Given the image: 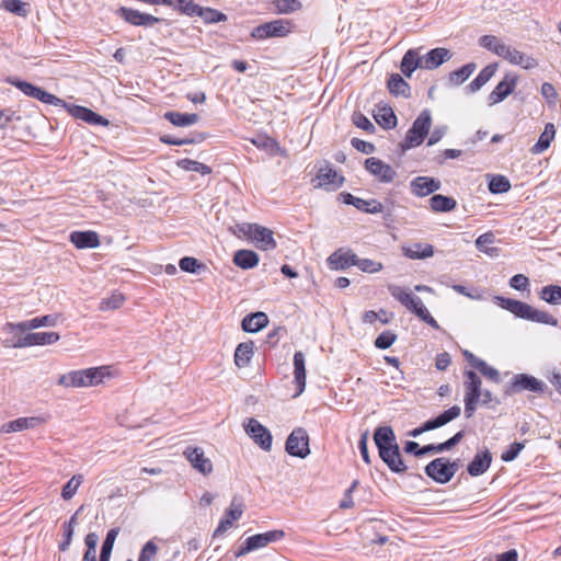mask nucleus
<instances>
[{"mask_svg":"<svg viewBox=\"0 0 561 561\" xmlns=\"http://www.w3.org/2000/svg\"><path fill=\"white\" fill-rule=\"evenodd\" d=\"M502 58L506 59L513 65L520 66L524 69H533L538 66V62L534 57L526 55L508 45H506Z\"/></svg>","mask_w":561,"mask_h":561,"instance_id":"nucleus-21","label":"nucleus"},{"mask_svg":"<svg viewBox=\"0 0 561 561\" xmlns=\"http://www.w3.org/2000/svg\"><path fill=\"white\" fill-rule=\"evenodd\" d=\"M344 176L340 175L333 170L330 164H327L319 169L316 179L312 182H317L314 187H323L327 191H335L340 188L344 183Z\"/></svg>","mask_w":561,"mask_h":561,"instance_id":"nucleus-9","label":"nucleus"},{"mask_svg":"<svg viewBox=\"0 0 561 561\" xmlns=\"http://www.w3.org/2000/svg\"><path fill=\"white\" fill-rule=\"evenodd\" d=\"M57 323V316L47 314L43 317H36L34 319L23 321L20 323H7V328L14 331L20 330L21 332H26L33 329H37L41 327H54Z\"/></svg>","mask_w":561,"mask_h":561,"instance_id":"nucleus-20","label":"nucleus"},{"mask_svg":"<svg viewBox=\"0 0 561 561\" xmlns=\"http://www.w3.org/2000/svg\"><path fill=\"white\" fill-rule=\"evenodd\" d=\"M125 301L122 294L114 293L111 297L104 298L100 304V309L103 311L118 309Z\"/></svg>","mask_w":561,"mask_h":561,"instance_id":"nucleus-61","label":"nucleus"},{"mask_svg":"<svg viewBox=\"0 0 561 561\" xmlns=\"http://www.w3.org/2000/svg\"><path fill=\"white\" fill-rule=\"evenodd\" d=\"M447 469V458L440 457L425 466V473L437 483L445 484L451 480L450 472Z\"/></svg>","mask_w":561,"mask_h":561,"instance_id":"nucleus-17","label":"nucleus"},{"mask_svg":"<svg viewBox=\"0 0 561 561\" xmlns=\"http://www.w3.org/2000/svg\"><path fill=\"white\" fill-rule=\"evenodd\" d=\"M461 409L459 405H454L450 409L444 411L438 416L434 417L436 425L438 427L446 425L453 420L457 419L460 415Z\"/></svg>","mask_w":561,"mask_h":561,"instance_id":"nucleus-57","label":"nucleus"},{"mask_svg":"<svg viewBox=\"0 0 561 561\" xmlns=\"http://www.w3.org/2000/svg\"><path fill=\"white\" fill-rule=\"evenodd\" d=\"M390 294L393 298L400 301L405 308L413 302L414 295H412L408 289L402 288L400 286H390Z\"/></svg>","mask_w":561,"mask_h":561,"instance_id":"nucleus-55","label":"nucleus"},{"mask_svg":"<svg viewBox=\"0 0 561 561\" xmlns=\"http://www.w3.org/2000/svg\"><path fill=\"white\" fill-rule=\"evenodd\" d=\"M60 339L57 332H37L27 333L24 336H19L16 341L8 343L9 346L14 348H23L33 345H49L56 343Z\"/></svg>","mask_w":561,"mask_h":561,"instance_id":"nucleus-6","label":"nucleus"},{"mask_svg":"<svg viewBox=\"0 0 561 561\" xmlns=\"http://www.w3.org/2000/svg\"><path fill=\"white\" fill-rule=\"evenodd\" d=\"M83 482V476L82 474H75L72 478L62 486L61 490V497L66 501L71 500L75 494L77 493V490Z\"/></svg>","mask_w":561,"mask_h":561,"instance_id":"nucleus-50","label":"nucleus"},{"mask_svg":"<svg viewBox=\"0 0 561 561\" xmlns=\"http://www.w3.org/2000/svg\"><path fill=\"white\" fill-rule=\"evenodd\" d=\"M42 422H44V420L41 417H19L11 422L4 423L0 431L1 433L21 432L23 430L33 428Z\"/></svg>","mask_w":561,"mask_h":561,"instance_id":"nucleus-27","label":"nucleus"},{"mask_svg":"<svg viewBox=\"0 0 561 561\" xmlns=\"http://www.w3.org/2000/svg\"><path fill=\"white\" fill-rule=\"evenodd\" d=\"M477 66L474 62H469L460 67L459 69L451 71L449 73V81L455 84L459 85L462 82H465L476 70Z\"/></svg>","mask_w":561,"mask_h":561,"instance_id":"nucleus-43","label":"nucleus"},{"mask_svg":"<svg viewBox=\"0 0 561 561\" xmlns=\"http://www.w3.org/2000/svg\"><path fill=\"white\" fill-rule=\"evenodd\" d=\"M527 320L537 322V323L549 324L552 327L558 325V320L553 316H551L547 311L538 310V309L534 308L533 306H530V311H529V316L527 317Z\"/></svg>","mask_w":561,"mask_h":561,"instance_id":"nucleus-48","label":"nucleus"},{"mask_svg":"<svg viewBox=\"0 0 561 561\" xmlns=\"http://www.w3.org/2000/svg\"><path fill=\"white\" fill-rule=\"evenodd\" d=\"M245 432L263 450H271L273 442L271 432L257 420L249 419Z\"/></svg>","mask_w":561,"mask_h":561,"instance_id":"nucleus-10","label":"nucleus"},{"mask_svg":"<svg viewBox=\"0 0 561 561\" xmlns=\"http://www.w3.org/2000/svg\"><path fill=\"white\" fill-rule=\"evenodd\" d=\"M511 188L508 179L504 175H495L489 182V191L493 194L506 193Z\"/></svg>","mask_w":561,"mask_h":561,"instance_id":"nucleus-53","label":"nucleus"},{"mask_svg":"<svg viewBox=\"0 0 561 561\" xmlns=\"http://www.w3.org/2000/svg\"><path fill=\"white\" fill-rule=\"evenodd\" d=\"M9 82L16 87L19 90H21L25 95L34 98L43 103L55 105V106H67V103L57 98L54 94H50L43 90L39 87H36L30 82L18 80V79H10Z\"/></svg>","mask_w":561,"mask_h":561,"instance_id":"nucleus-3","label":"nucleus"},{"mask_svg":"<svg viewBox=\"0 0 561 561\" xmlns=\"http://www.w3.org/2000/svg\"><path fill=\"white\" fill-rule=\"evenodd\" d=\"M267 323V316L262 311H257L245 316L242 319L241 327L245 332L255 333L265 328Z\"/></svg>","mask_w":561,"mask_h":561,"instance_id":"nucleus-26","label":"nucleus"},{"mask_svg":"<svg viewBox=\"0 0 561 561\" xmlns=\"http://www.w3.org/2000/svg\"><path fill=\"white\" fill-rule=\"evenodd\" d=\"M164 118L174 126L184 127L196 124L199 121V115L195 113L169 111L164 114Z\"/></svg>","mask_w":561,"mask_h":561,"instance_id":"nucleus-32","label":"nucleus"},{"mask_svg":"<svg viewBox=\"0 0 561 561\" xmlns=\"http://www.w3.org/2000/svg\"><path fill=\"white\" fill-rule=\"evenodd\" d=\"M440 186V181L431 176H416L410 183L411 192L419 197L428 196L438 191Z\"/></svg>","mask_w":561,"mask_h":561,"instance_id":"nucleus-14","label":"nucleus"},{"mask_svg":"<svg viewBox=\"0 0 561 561\" xmlns=\"http://www.w3.org/2000/svg\"><path fill=\"white\" fill-rule=\"evenodd\" d=\"M0 7L19 16H25L27 14L25 3L21 0H2Z\"/></svg>","mask_w":561,"mask_h":561,"instance_id":"nucleus-60","label":"nucleus"},{"mask_svg":"<svg viewBox=\"0 0 561 561\" xmlns=\"http://www.w3.org/2000/svg\"><path fill=\"white\" fill-rule=\"evenodd\" d=\"M205 139V137L202 134L197 135V138H175L171 135H162L160 136V141L167 145H173V146H182V145H188V144H196L201 142Z\"/></svg>","mask_w":561,"mask_h":561,"instance_id":"nucleus-58","label":"nucleus"},{"mask_svg":"<svg viewBox=\"0 0 561 561\" xmlns=\"http://www.w3.org/2000/svg\"><path fill=\"white\" fill-rule=\"evenodd\" d=\"M294 382L297 387V392L294 396L296 398L304 392L306 387L305 354L301 351L294 355Z\"/></svg>","mask_w":561,"mask_h":561,"instance_id":"nucleus-23","label":"nucleus"},{"mask_svg":"<svg viewBox=\"0 0 561 561\" xmlns=\"http://www.w3.org/2000/svg\"><path fill=\"white\" fill-rule=\"evenodd\" d=\"M556 135V128L552 123H548L545 126L538 141L531 147L530 151L535 154L541 153L550 147L551 141Z\"/></svg>","mask_w":561,"mask_h":561,"instance_id":"nucleus-34","label":"nucleus"},{"mask_svg":"<svg viewBox=\"0 0 561 561\" xmlns=\"http://www.w3.org/2000/svg\"><path fill=\"white\" fill-rule=\"evenodd\" d=\"M84 386H95L102 382L103 378L106 374L105 367H93L88 369H82Z\"/></svg>","mask_w":561,"mask_h":561,"instance_id":"nucleus-45","label":"nucleus"},{"mask_svg":"<svg viewBox=\"0 0 561 561\" xmlns=\"http://www.w3.org/2000/svg\"><path fill=\"white\" fill-rule=\"evenodd\" d=\"M233 263L243 268H253L259 263V255L252 250H239L234 253Z\"/></svg>","mask_w":561,"mask_h":561,"instance_id":"nucleus-37","label":"nucleus"},{"mask_svg":"<svg viewBox=\"0 0 561 561\" xmlns=\"http://www.w3.org/2000/svg\"><path fill=\"white\" fill-rule=\"evenodd\" d=\"M494 242V236L491 232L483 233L476 240V245L479 251L485 252L488 254H492V252L496 251L495 248H489L490 244Z\"/></svg>","mask_w":561,"mask_h":561,"instance_id":"nucleus-64","label":"nucleus"},{"mask_svg":"<svg viewBox=\"0 0 561 561\" xmlns=\"http://www.w3.org/2000/svg\"><path fill=\"white\" fill-rule=\"evenodd\" d=\"M276 11L282 14L293 13L301 8V3L298 0H274Z\"/></svg>","mask_w":561,"mask_h":561,"instance_id":"nucleus-59","label":"nucleus"},{"mask_svg":"<svg viewBox=\"0 0 561 561\" xmlns=\"http://www.w3.org/2000/svg\"><path fill=\"white\" fill-rule=\"evenodd\" d=\"M253 144L261 149L266 150L271 154H279L282 153V148L279 144L271 138V137H260L256 140H253Z\"/></svg>","mask_w":561,"mask_h":561,"instance_id":"nucleus-54","label":"nucleus"},{"mask_svg":"<svg viewBox=\"0 0 561 561\" xmlns=\"http://www.w3.org/2000/svg\"><path fill=\"white\" fill-rule=\"evenodd\" d=\"M178 165L185 171H193L203 175L209 174L211 172V169L208 165L187 158L180 160Z\"/></svg>","mask_w":561,"mask_h":561,"instance_id":"nucleus-51","label":"nucleus"},{"mask_svg":"<svg viewBox=\"0 0 561 561\" xmlns=\"http://www.w3.org/2000/svg\"><path fill=\"white\" fill-rule=\"evenodd\" d=\"M451 58V54L447 48L437 47L430 50L425 55V69L432 70L438 68L445 61Z\"/></svg>","mask_w":561,"mask_h":561,"instance_id":"nucleus-29","label":"nucleus"},{"mask_svg":"<svg viewBox=\"0 0 561 561\" xmlns=\"http://www.w3.org/2000/svg\"><path fill=\"white\" fill-rule=\"evenodd\" d=\"M430 207L435 213H448L457 207L455 198L436 194L430 198Z\"/></svg>","mask_w":561,"mask_h":561,"instance_id":"nucleus-33","label":"nucleus"},{"mask_svg":"<svg viewBox=\"0 0 561 561\" xmlns=\"http://www.w3.org/2000/svg\"><path fill=\"white\" fill-rule=\"evenodd\" d=\"M183 455L191 466L203 476H208L213 472L211 460L205 456L203 448L187 446L184 449Z\"/></svg>","mask_w":561,"mask_h":561,"instance_id":"nucleus-8","label":"nucleus"},{"mask_svg":"<svg viewBox=\"0 0 561 561\" xmlns=\"http://www.w3.org/2000/svg\"><path fill=\"white\" fill-rule=\"evenodd\" d=\"M58 385L64 387H85L82 370H73L68 374L61 375L58 379Z\"/></svg>","mask_w":561,"mask_h":561,"instance_id":"nucleus-47","label":"nucleus"},{"mask_svg":"<svg viewBox=\"0 0 561 561\" xmlns=\"http://www.w3.org/2000/svg\"><path fill=\"white\" fill-rule=\"evenodd\" d=\"M254 343L252 341L240 343L234 352V363L239 368L247 367L253 356Z\"/></svg>","mask_w":561,"mask_h":561,"instance_id":"nucleus-35","label":"nucleus"},{"mask_svg":"<svg viewBox=\"0 0 561 561\" xmlns=\"http://www.w3.org/2000/svg\"><path fill=\"white\" fill-rule=\"evenodd\" d=\"M479 44L494 53L495 55L502 57L503 53H504V49L506 47V44L502 43L496 36H493V35H483L480 37L479 39Z\"/></svg>","mask_w":561,"mask_h":561,"instance_id":"nucleus-41","label":"nucleus"},{"mask_svg":"<svg viewBox=\"0 0 561 561\" xmlns=\"http://www.w3.org/2000/svg\"><path fill=\"white\" fill-rule=\"evenodd\" d=\"M365 168L382 183L392 182L397 175L396 171L389 164L375 157L365 160Z\"/></svg>","mask_w":561,"mask_h":561,"instance_id":"nucleus-12","label":"nucleus"},{"mask_svg":"<svg viewBox=\"0 0 561 561\" xmlns=\"http://www.w3.org/2000/svg\"><path fill=\"white\" fill-rule=\"evenodd\" d=\"M290 32V23L286 20H274L260 24L251 32V36L256 39H265L268 37H284Z\"/></svg>","mask_w":561,"mask_h":561,"instance_id":"nucleus-5","label":"nucleus"},{"mask_svg":"<svg viewBox=\"0 0 561 561\" xmlns=\"http://www.w3.org/2000/svg\"><path fill=\"white\" fill-rule=\"evenodd\" d=\"M340 196L342 197L343 203L347 205H353L358 210L368 213V214H378L381 213L383 209V206L380 202L377 199H363L359 197L353 196L351 193H341Z\"/></svg>","mask_w":561,"mask_h":561,"instance_id":"nucleus-18","label":"nucleus"},{"mask_svg":"<svg viewBox=\"0 0 561 561\" xmlns=\"http://www.w3.org/2000/svg\"><path fill=\"white\" fill-rule=\"evenodd\" d=\"M403 254L411 260H422L433 256L434 248L428 243H414L402 248Z\"/></svg>","mask_w":561,"mask_h":561,"instance_id":"nucleus-31","label":"nucleus"},{"mask_svg":"<svg viewBox=\"0 0 561 561\" xmlns=\"http://www.w3.org/2000/svg\"><path fill=\"white\" fill-rule=\"evenodd\" d=\"M356 263V254L351 250L343 251L342 249L333 252L329 259L328 264L332 270H345L350 266L355 265Z\"/></svg>","mask_w":561,"mask_h":561,"instance_id":"nucleus-24","label":"nucleus"},{"mask_svg":"<svg viewBox=\"0 0 561 561\" xmlns=\"http://www.w3.org/2000/svg\"><path fill=\"white\" fill-rule=\"evenodd\" d=\"M355 266L365 273H377L382 270V264L380 262H376L370 259H359L357 255Z\"/></svg>","mask_w":561,"mask_h":561,"instance_id":"nucleus-62","label":"nucleus"},{"mask_svg":"<svg viewBox=\"0 0 561 561\" xmlns=\"http://www.w3.org/2000/svg\"><path fill=\"white\" fill-rule=\"evenodd\" d=\"M119 533V528H112L107 531L106 537L101 547L100 559L102 561H110L113 551L114 542Z\"/></svg>","mask_w":561,"mask_h":561,"instance_id":"nucleus-42","label":"nucleus"},{"mask_svg":"<svg viewBox=\"0 0 561 561\" xmlns=\"http://www.w3.org/2000/svg\"><path fill=\"white\" fill-rule=\"evenodd\" d=\"M70 242L78 249H94L100 245V238L95 231H72Z\"/></svg>","mask_w":561,"mask_h":561,"instance_id":"nucleus-22","label":"nucleus"},{"mask_svg":"<svg viewBox=\"0 0 561 561\" xmlns=\"http://www.w3.org/2000/svg\"><path fill=\"white\" fill-rule=\"evenodd\" d=\"M237 227L242 234L255 242L259 249L268 251L276 248V241L271 229L249 222L240 224Z\"/></svg>","mask_w":561,"mask_h":561,"instance_id":"nucleus-2","label":"nucleus"},{"mask_svg":"<svg viewBox=\"0 0 561 561\" xmlns=\"http://www.w3.org/2000/svg\"><path fill=\"white\" fill-rule=\"evenodd\" d=\"M401 72L410 78L415 69H417L416 49L405 51L400 64Z\"/></svg>","mask_w":561,"mask_h":561,"instance_id":"nucleus-44","label":"nucleus"},{"mask_svg":"<svg viewBox=\"0 0 561 561\" xmlns=\"http://www.w3.org/2000/svg\"><path fill=\"white\" fill-rule=\"evenodd\" d=\"M378 453L381 460L391 471L401 473L407 470V466L401 457L399 446L378 449Z\"/></svg>","mask_w":561,"mask_h":561,"instance_id":"nucleus-16","label":"nucleus"},{"mask_svg":"<svg viewBox=\"0 0 561 561\" xmlns=\"http://www.w3.org/2000/svg\"><path fill=\"white\" fill-rule=\"evenodd\" d=\"M540 299L550 305H561V286L548 285L541 288L539 293Z\"/></svg>","mask_w":561,"mask_h":561,"instance_id":"nucleus-46","label":"nucleus"},{"mask_svg":"<svg viewBox=\"0 0 561 561\" xmlns=\"http://www.w3.org/2000/svg\"><path fill=\"white\" fill-rule=\"evenodd\" d=\"M396 340L397 334L391 331H385L376 337L374 345L379 350H387L396 342Z\"/></svg>","mask_w":561,"mask_h":561,"instance_id":"nucleus-63","label":"nucleus"},{"mask_svg":"<svg viewBox=\"0 0 561 561\" xmlns=\"http://www.w3.org/2000/svg\"><path fill=\"white\" fill-rule=\"evenodd\" d=\"M491 462L492 455L488 449L478 453L467 467L468 473L471 477L481 476L490 468Z\"/></svg>","mask_w":561,"mask_h":561,"instance_id":"nucleus-25","label":"nucleus"},{"mask_svg":"<svg viewBox=\"0 0 561 561\" xmlns=\"http://www.w3.org/2000/svg\"><path fill=\"white\" fill-rule=\"evenodd\" d=\"M388 90L391 94L396 96H410V85L409 83L398 73H392L387 83Z\"/></svg>","mask_w":561,"mask_h":561,"instance_id":"nucleus-36","label":"nucleus"},{"mask_svg":"<svg viewBox=\"0 0 561 561\" xmlns=\"http://www.w3.org/2000/svg\"><path fill=\"white\" fill-rule=\"evenodd\" d=\"M285 449L290 456L305 459L310 454L307 431L302 427L295 428L286 439Z\"/></svg>","mask_w":561,"mask_h":561,"instance_id":"nucleus-4","label":"nucleus"},{"mask_svg":"<svg viewBox=\"0 0 561 561\" xmlns=\"http://www.w3.org/2000/svg\"><path fill=\"white\" fill-rule=\"evenodd\" d=\"M547 386L541 380L534 376L526 374H517L513 377L512 390L518 392L522 390H529L533 392L542 393Z\"/></svg>","mask_w":561,"mask_h":561,"instance_id":"nucleus-15","label":"nucleus"},{"mask_svg":"<svg viewBox=\"0 0 561 561\" xmlns=\"http://www.w3.org/2000/svg\"><path fill=\"white\" fill-rule=\"evenodd\" d=\"M197 16L202 18L205 23H218L227 21V15L216 9L203 8L199 5Z\"/></svg>","mask_w":561,"mask_h":561,"instance_id":"nucleus-49","label":"nucleus"},{"mask_svg":"<svg viewBox=\"0 0 561 561\" xmlns=\"http://www.w3.org/2000/svg\"><path fill=\"white\" fill-rule=\"evenodd\" d=\"M285 536V533L279 529L271 530L264 534H256L249 537V540L254 550L266 547L272 542L280 540Z\"/></svg>","mask_w":561,"mask_h":561,"instance_id":"nucleus-30","label":"nucleus"},{"mask_svg":"<svg viewBox=\"0 0 561 561\" xmlns=\"http://www.w3.org/2000/svg\"><path fill=\"white\" fill-rule=\"evenodd\" d=\"M116 14L123 19L125 22L135 25V26H153L159 23L161 20L154 15L142 13L138 10L121 7L117 9Z\"/></svg>","mask_w":561,"mask_h":561,"instance_id":"nucleus-7","label":"nucleus"},{"mask_svg":"<svg viewBox=\"0 0 561 561\" xmlns=\"http://www.w3.org/2000/svg\"><path fill=\"white\" fill-rule=\"evenodd\" d=\"M432 125V116L428 110H424L413 122L412 127L408 130L407 136L401 144L402 150L420 146L427 136Z\"/></svg>","mask_w":561,"mask_h":561,"instance_id":"nucleus-1","label":"nucleus"},{"mask_svg":"<svg viewBox=\"0 0 561 561\" xmlns=\"http://www.w3.org/2000/svg\"><path fill=\"white\" fill-rule=\"evenodd\" d=\"M180 268L187 273L196 274L199 270H205L206 266L201 263L197 259L192 256H184L179 262Z\"/></svg>","mask_w":561,"mask_h":561,"instance_id":"nucleus-56","label":"nucleus"},{"mask_svg":"<svg viewBox=\"0 0 561 561\" xmlns=\"http://www.w3.org/2000/svg\"><path fill=\"white\" fill-rule=\"evenodd\" d=\"M374 442L378 449L399 446L391 426H379L375 430Z\"/></svg>","mask_w":561,"mask_h":561,"instance_id":"nucleus-28","label":"nucleus"},{"mask_svg":"<svg viewBox=\"0 0 561 561\" xmlns=\"http://www.w3.org/2000/svg\"><path fill=\"white\" fill-rule=\"evenodd\" d=\"M376 122L386 129L394 128L397 125V116L391 107L380 106L375 115Z\"/></svg>","mask_w":561,"mask_h":561,"instance_id":"nucleus-40","label":"nucleus"},{"mask_svg":"<svg viewBox=\"0 0 561 561\" xmlns=\"http://www.w3.org/2000/svg\"><path fill=\"white\" fill-rule=\"evenodd\" d=\"M518 77L513 73H506L503 80H501L494 90L489 94L490 105L497 104L506 99L516 88Z\"/></svg>","mask_w":561,"mask_h":561,"instance_id":"nucleus-11","label":"nucleus"},{"mask_svg":"<svg viewBox=\"0 0 561 561\" xmlns=\"http://www.w3.org/2000/svg\"><path fill=\"white\" fill-rule=\"evenodd\" d=\"M174 10L179 11L182 14L187 16L197 15L199 5L196 4L193 0H173V5H171Z\"/></svg>","mask_w":561,"mask_h":561,"instance_id":"nucleus-52","label":"nucleus"},{"mask_svg":"<svg viewBox=\"0 0 561 561\" xmlns=\"http://www.w3.org/2000/svg\"><path fill=\"white\" fill-rule=\"evenodd\" d=\"M66 107H67L68 112L75 118L81 119L88 124L100 125V126L108 125V121L105 117L99 115L98 113L93 112L92 110H90L88 107L80 106V105H68V104Z\"/></svg>","mask_w":561,"mask_h":561,"instance_id":"nucleus-19","label":"nucleus"},{"mask_svg":"<svg viewBox=\"0 0 561 561\" xmlns=\"http://www.w3.org/2000/svg\"><path fill=\"white\" fill-rule=\"evenodd\" d=\"M466 381H465V388L466 392L465 396L479 398L482 394L481 385L482 381L480 377L473 371V370H467L465 373Z\"/></svg>","mask_w":561,"mask_h":561,"instance_id":"nucleus-39","label":"nucleus"},{"mask_svg":"<svg viewBox=\"0 0 561 561\" xmlns=\"http://www.w3.org/2000/svg\"><path fill=\"white\" fill-rule=\"evenodd\" d=\"M497 64H490L469 83L470 92L480 90L496 72Z\"/></svg>","mask_w":561,"mask_h":561,"instance_id":"nucleus-38","label":"nucleus"},{"mask_svg":"<svg viewBox=\"0 0 561 561\" xmlns=\"http://www.w3.org/2000/svg\"><path fill=\"white\" fill-rule=\"evenodd\" d=\"M243 514V504L242 502L234 496L231 501L230 507L226 511L225 517L219 522L214 536H219L225 534L229 527L232 526L234 520L241 518Z\"/></svg>","mask_w":561,"mask_h":561,"instance_id":"nucleus-13","label":"nucleus"}]
</instances>
